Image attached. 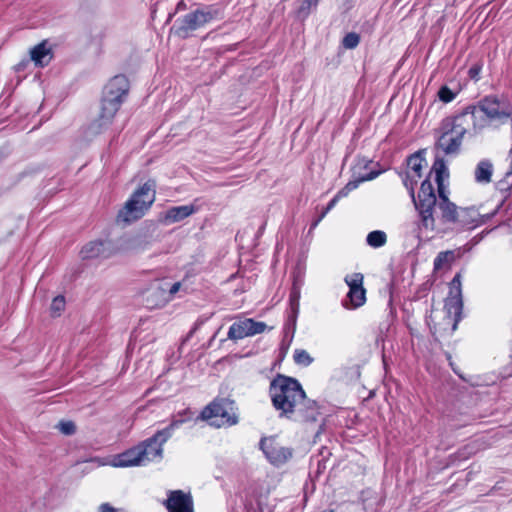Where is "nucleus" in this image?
<instances>
[{
  "mask_svg": "<svg viewBox=\"0 0 512 512\" xmlns=\"http://www.w3.org/2000/svg\"><path fill=\"white\" fill-rule=\"evenodd\" d=\"M128 87V81L123 75H117L107 83L103 91L100 114L85 130V137L88 140L93 139L110 127L115 114L124 101Z\"/></svg>",
  "mask_w": 512,
  "mask_h": 512,
  "instance_id": "f257e3e1",
  "label": "nucleus"
},
{
  "mask_svg": "<svg viewBox=\"0 0 512 512\" xmlns=\"http://www.w3.org/2000/svg\"><path fill=\"white\" fill-rule=\"evenodd\" d=\"M273 406L280 411V416L292 418L297 407L306 396L300 383L293 378L278 375L270 384Z\"/></svg>",
  "mask_w": 512,
  "mask_h": 512,
  "instance_id": "f03ea898",
  "label": "nucleus"
},
{
  "mask_svg": "<svg viewBox=\"0 0 512 512\" xmlns=\"http://www.w3.org/2000/svg\"><path fill=\"white\" fill-rule=\"evenodd\" d=\"M223 18L224 11L220 5H202L176 19L171 30L178 37L185 39L190 37L194 31Z\"/></svg>",
  "mask_w": 512,
  "mask_h": 512,
  "instance_id": "7ed1b4c3",
  "label": "nucleus"
},
{
  "mask_svg": "<svg viewBox=\"0 0 512 512\" xmlns=\"http://www.w3.org/2000/svg\"><path fill=\"white\" fill-rule=\"evenodd\" d=\"M154 180H148L137 189L117 215L118 222L131 223L140 219L155 201Z\"/></svg>",
  "mask_w": 512,
  "mask_h": 512,
  "instance_id": "20e7f679",
  "label": "nucleus"
},
{
  "mask_svg": "<svg viewBox=\"0 0 512 512\" xmlns=\"http://www.w3.org/2000/svg\"><path fill=\"white\" fill-rule=\"evenodd\" d=\"M442 121L450 131H454V133L462 138L467 133L475 136L486 127V118L482 114L477 113V107L473 105L465 107L458 114L446 117Z\"/></svg>",
  "mask_w": 512,
  "mask_h": 512,
  "instance_id": "39448f33",
  "label": "nucleus"
},
{
  "mask_svg": "<svg viewBox=\"0 0 512 512\" xmlns=\"http://www.w3.org/2000/svg\"><path fill=\"white\" fill-rule=\"evenodd\" d=\"M415 209L419 216V229L426 231H433L435 229V216L434 212L438 208L437 197L431 182L426 179L421 183L418 196L413 200Z\"/></svg>",
  "mask_w": 512,
  "mask_h": 512,
  "instance_id": "423d86ee",
  "label": "nucleus"
},
{
  "mask_svg": "<svg viewBox=\"0 0 512 512\" xmlns=\"http://www.w3.org/2000/svg\"><path fill=\"white\" fill-rule=\"evenodd\" d=\"M201 418L210 420V424L216 427L233 426L239 421L238 408L233 400L222 398L206 406Z\"/></svg>",
  "mask_w": 512,
  "mask_h": 512,
  "instance_id": "0eeeda50",
  "label": "nucleus"
},
{
  "mask_svg": "<svg viewBox=\"0 0 512 512\" xmlns=\"http://www.w3.org/2000/svg\"><path fill=\"white\" fill-rule=\"evenodd\" d=\"M473 106L477 107V113L486 118V126L489 122L505 124L508 119H512V105L509 101L497 95H487Z\"/></svg>",
  "mask_w": 512,
  "mask_h": 512,
  "instance_id": "6e6552de",
  "label": "nucleus"
},
{
  "mask_svg": "<svg viewBox=\"0 0 512 512\" xmlns=\"http://www.w3.org/2000/svg\"><path fill=\"white\" fill-rule=\"evenodd\" d=\"M184 422H186L184 418H174L167 427L158 430L153 436L140 443L141 449L145 450L144 459L146 463L162 458L163 445Z\"/></svg>",
  "mask_w": 512,
  "mask_h": 512,
  "instance_id": "1a4fd4ad",
  "label": "nucleus"
},
{
  "mask_svg": "<svg viewBox=\"0 0 512 512\" xmlns=\"http://www.w3.org/2000/svg\"><path fill=\"white\" fill-rule=\"evenodd\" d=\"M260 449L263 451L268 461L275 466L285 464L293 455L291 448L283 446L274 437L262 438L260 441Z\"/></svg>",
  "mask_w": 512,
  "mask_h": 512,
  "instance_id": "9d476101",
  "label": "nucleus"
},
{
  "mask_svg": "<svg viewBox=\"0 0 512 512\" xmlns=\"http://www.w3.org/2000/svg\"><path fill=\"white\" fill-rule=\"evenodd\" d=\"M380 174V171H370L369 173H366L364 175H359L356 179L349 181L341 190L337 192V194L329 201L326 208L322 211L320 216L312 223L311 229H314L320 221L326 216V214L332 210L337 202L346 196L348 194L355 190L360 183L365 181H370L375 179Z\"/></svg>",
  "mask_w": 512,
  "mask_h": 512,
  "instance_id": "9b49d317",
  "label": "nucleus"
},
{
  "mask_svg": "<svg viewBox=\"0 0 512 512\" xmlns=\"http://www.w3.org/2000/svg\"><path fill=\"white\" fill-rule=\"evenodd\" d=\"M266 328L267 325L264 322L246 318L233 323L229 328L227 337L231 340H240L245 337L263 333Z\"/></svg>",
  "mask_w": 512,
  "mask_h": 512,
  "instance_id": "f8f14e48",
  "label": "nucleus"
},
{
  "mask_svg": "<svg viewBox=\"0 0 512 512\" xmlns=\"http://www.w3.org/2000/svg\"><path fill=\"white\" fill-rule=\"evenodd\" d=\"M463 307L461 274L457 273L450 282L449 296L445 308L449 314L455 315L453 329L456 328Z\"/></svg>",
  "mask_w": 512,
  "mask_h": 512,
  "instance_id": "ddd939ff",
  "label": "nucleus"
},
{
  "mask_svg": "<svg viewBox=\"0 0 512 512\" xmlns=\"http://www.w3.org/2000/svg\"><path fill=\"white\" fill-rule=\"evenodd\" d=\"M463 138L460 135L450 131L442 121L439 127V135L436 142V148L441 150L444 155L458 154Z\"/></svg>",
  "mask_w": 512,
  "mask_h": 512,
  "instance_id": "4468645a",
  "label": "nucleus"
},
{
  "mask_svg": "<svg viewBox=\"0 0 512 512\" xmlns=\"http://www.w3.org/2000/svg\"><path fill=\"white\" fill-rule=\"evenodd\" d=\"M164 505L169 512H194L191 494L182 490L169 491Z\"/></svg>",
  "mask_w": 512,
  "mask_h": 512,
  "instance_id": "2eb2a0df",
  "label": "nucleus"
},
{
  "mask_svg": "<svg viewBox=\"0 0 512 512\" xmlns=\"http://www.w3.org/2000/svg\"><path fill=\"white\" fill-rule=\"evenodd\" d=\"M345 282L349 286L347 297L352 306L354 308L362 306L366 300L365 289L363 288V275L361 273L347 275Z\"/></svg>",
  "mask_w": 512,
  "mask_h": 512,
  "instance_id": "dca6fc26",
  "label": "nucleus"
},
{
  "mask_svg": "<svg viewBox=\"0 0 512 512\" xmlns=\"http://www.w3.org/2000/svg\"><path fill=\"white\" fill-rule=\"evenodd\" d=\"M167 290L155 282L143 292V303L148 309L159 308L168 301Z\"/></svg>",
  "mask_w": 512,
  "mask_h": 512,
  "instance_id": "f3484780",
  "label": "nucleus"
},
{
  "mask_svg": "<svg viewBox=\"0 0 512 512\" xmlns=\"http://www.w3.org/2000/svg\"><path fill=\"white\" fill-rule=\"evenodd\" d=\"M112 254L111 244L107 241L96 240L87 243L80 251L83 260L108 258Z\"/></svg>",
  "mask_w": 512,
  "mask_h": 512,
  "instance_id": "a211bd4d",
  "label": "nucleus"
},
{
  "mask_svg": "<svg viewBox=\"0 0 512 512\" xmlns=\"http://www.w3.org/2000/svg\"><path fill=\"white\" fill-rule=\"evenodd\" d=\"M144 449H141L140 444L128 449L122 454L118 455L114 461L113 466L115 467H132V466H141L145 465L146 461L144 459Z\"/></svg>",
  "mask_w": 512,
  "mask_h": 512,
  "instance_id": "6ab92c4d",
  "label": "nucleus"
},
{
  "mask_svg": "<svg viewBox=\"0 0 512 512\" xmlns=\"http://www.w3.org/2000/svg\"><path fill=\"white\" fill-rule=\"evenodd\" d=\"M319 414L316 402L307 399L305 396L304 400L301 401L300 405L297 407L295 413H293L291 419L294 421L315 422Z\"/></svg>",
  "mask_w": 512,
  "mask_h": 512,
  "instance_id": "aec40b11",
  "label": "nucleus"
},
{
  "mask_svg": "<svg viewBox=\"0 0 512 512\" xmlns=\"http://www.w3.org/2000/svg\"><path fill=\"white\" fill-rule=\"evenodd\" d=\"M198 208L193 205H182V206H174L169 208L164 215V221L166 224H173L184 220L185 218L191 216L195 212H197Z\"/></svg>",
  "mask_w": 512,
  "mask_h": 512,
  "instance_id": "412c9836",
  "label": "nucleus"
},
{
  "mask_svg": "<svg viewBox=\"0 0 512 512\" xmlns=\"http://www.w3.org/2000/svg\"><path fill=\"white\" fill-rule=\"evenodd\" d=\"M457 224L466 229H473L483 223L480 213L475 208H460Z\"/></svg>",
  "mask_w": 512,
  "mask_h": 512,
  "instance_id": "4be33fe9",
  "label": "nucleus"
},
{
  "mask_svg": "<svg viewBox=\"0 0 512 512\" xmlns=\"http://www.w3.org/2000/svg\"><path fill=\"white\" fill-rule=\"evenodd\" d=\"M51 48L47 46V41H42L30 50V58L38 67L47 66L52 60Z\"/></svg>",
  "mask_w": 512,
  "mask_h": 512,
  "instance_id": "5701e85b",
  "label": "nucleus"
},
{
  "mask_svg": "<svg viewBox=\"0 0 512 512\" xmlns=\"http://www.w3.org/2000/svg\"><path fill=\"white\" fill-rule=\"evenodd\" d=\"M438 209L441 214V220L444 223H456L459 214L458 207L449 199L438 201Z\"/></svg>",
  "mask_w": 512,
  "mask_h": 512,
  "instance_id": "b1692460",
  "label": "nucleus"
},
{
  "mask_svg": "<svg viewBox=\"0 0 512 512\" xmlns=\"http://www.w3.org/2000/svg\"><path fill=\"white\" fill-rule=\"evenodd\" d=\"M493 174V165L489 160H481L474 171L475 181L479 184H488L491 182Z\"/></svg>",
  "mask_w": 512,
  "mask_h": 512,
  "instance_id": "393cba45",
  "label": "nucleus"
},
{
  "mask_svg": "<svg viewBox=\"0 0 512 512\" xmlns=\"http://www.w3.org/2000/svg\"><path fill=\"white\" fill-rule=\"evenodd\" d=\"M424 164H426V160L422 156L421 152H416L408 157L407 159V173H411L413 175L414 182H417L418 179L422 177V169Z\"/></svg>",
  "mask_w": 512,
  "mask_h": 512,
  "instance_id": "a878e982",
  "label": "nucleus"
},
{
  "mask_svg": "<svg viewBox=\"0 0 512 512\" xmlns=\"http://www.w3.org/2000/svg\"><path fill=\"white\" fill-rule=\"evenodd\" d=\"M433 168L435 171V180L438 186L439 199H437V201L449 199L447 195V189L443 183V174L447 172L446 166L444 165L443 161H436Z\"/></svg>",
  "mask_w": 512,
  "mask_h": 512,
  "instance_id": "bb28decb",
  "label": "nucleus"
},
{
  "mask_svg": "<svg viewBox=\"0 0 512 512\" xmlns=\"http://www.w3.org/2000/svg\"><path fill=\"white\" fill-rule=\"evenodd\" d=\"M366 242L370 247L380 248L387 242V235L384 231L374 230L366 237Z\"/></svg>",
  "mask_w": 512,
  "mask_h": 512,
  "instance_id": "cd10ccee",
  "label": "nucleus"
},
{
  "mask_svg": "<svg viewBox=\"0 0 512 512\" xmlns=\"http://www.w3.org/2000/svg\"><path fill=\"white\" fill-rule=\"evenodd\" d=\"M317 2L318 0H303L297 10L298 17L303 19L306 18L309 15L311 9L316 7Z\"/></svg>",
  "mask_w": 512,
  "mask_h": 512,
  "instance_id": "c85d7f7f",
  "label": "nucleus"
},
{
  "mask_svg": "<svg viewBox=\"0 0 512 512\" xmlns=\"http://www.w3.org/2000/svg\"><path fill=\"white\" fill-rule=\"evenodd\" d=\"M294 361L303 366H309L313 362V358L306 350H295Z\"/></svg>",
  "mask_w": 512,
  "mask_h": 512,
  "instance_id": "c756f323",
  "label": "nucleus"
},
{
  "mask_svg": "<svg viewBox=\"0 0 512 512\" xmlns=\"http://www.w3.org/2000/svg\"><path fill=\"white\" fill-rule=\"evenodd\" d=\"M360 42V36L355 32H350L346 34L342 40V45L346 49H354L358 46Z\"/></svg>",
  "mask_w": 512,
  "mask_h": 512,
  "instance_id": "7c9ffc66",
  "label": "nucleus"
},
{
  "mask_svg": "<svg viewBox=\"0 0 512 512\" xmlns=\"http://www.w3.org/2000/svg\"><path fill=\"white\" fill-rule=\"evenodd\" d=\"M456 96L457 92L452 91L448 86H442L438 91V97L444 103L453 101Z\"/></svg>",
  "mask_w": 512,
  "mask_h": 512,
  "instance_id": "2f4dec72",
  "label": "nucleus"
},
{
  "mask_svg": "<svg viewBox=\"0 0 512 512\" xmlns=\"http://www.w3.org/2000/svg\"><path fill=\"white\" fill-rule=\"evenodd\" d=\"M64 435H73L76 432V425L73 421H60L56 426Z\"/></svg>",
  "mask_w": 512,
  "mask_h": 512,
  "instance_id": "473e14b6",
  "label": "nucleus"
},
{
  "mask_svg": "<svg viewBox=\"0 0 512 512\" xmlns=\"http://www.w3.org/2000/svg\"><path fill=\"white\" fill-rule=\"evenodd\" d=\"M299 298H300L299 288H297L296 284H294L293 289L290 293V303H291V307H292L295 317L297 316L298 311H299Z\"/></svg>",
  "mask_w": 512,
  "mask_h": 512,
  "instance_id": "72a5a7b5",
  "label": "nucleus"
},
{
  "mask_svg": "<svg viewBox=\"0 0 512 512\" xmlns=\"http://www.w3.org/2000/svg\"><path fill=\"white\" fill-rule=\"evenodd\" d=\"M65 308V299L63 296H56L51 303V312L53 315H59Z\"/></svg>",
  "mask_w": 512,
  "mask_h": 512,
  "instance_id": "f704fd0d",
  "label": "nucleus"
},
{
  "mask_svg": "<svg viewBox=\"0 0 512 512\" xmlns=\"http://www.w3.org/2000/svg\"><path fill=\"white\" fill-rule=\"evenodd\" d=\"M403 184L407 188L412 200L416 198L414 187L417 184V182H414L413 175L411 173H406L405 177L403 178Z\"/></svg>",
  "mask_w": 512,
  "mask_h": 512,
  "instance_id": "c9c22d12",
  "label": "nucleus"
},
{
  "mask_svg": "<svg viewBox=\"0 0 512 512\" xmlns=\"http://www.w3.org/2000/svg\"><path fill=\"white\" fill-rule=\"evenodd\" d=\"M180 287H181L180 282H176V283L172 284L169 291L167 292L168 298L175 295L179 291Z\"/></svg>",
  "mask_w": 512,
  "mask_h": 512,
  "instance_id": "e433bc0d",
  "label": "nucleus"
},
{
  "mask_svg": "<svg viewBox=\"0 0 512 512\" xmlns=\"http://www.w3.org/2000/svg\"><path fill=\"white\" fill-rule=\"evenodd\" d=\"M99 512H117L109 503H103L99 506Z\"/></svg>",
  "mask_w": 512,
  "mask_h": 512,
  "instance_id": "4c0bfd02",
  "label": "nucleus"
},
{
  "mask_svg": "<svg viewBox=\"0 0 512 512\" xmlns=\"http://www.w3.org/2000/svg\"><path fill=\"white\" fill-rule=\"evenodd\" d=\"M479 71H480L479 67H476V66L471 67L470 70H469L470 77L471 78H476V76L478 75Z\"/></svg>",
  "mask_w": 512,
  "mask_h": 512,
  "instance_id": "58836bf2",
  "label": "nucleus"
},
{
  "mask_svg": "<svg viewBox=\"0 0 512 512\" xmlns=\"http://www.w3.org/2000/svg\"><path fill=\"white\" fill-rule=\"evenodd\" d=\"M443 255H444L443 253H440V254L435 258V260H434V266H435V268H438V267L440 266V264H441V262H442V256H443Z\"/></svg>",
  "mask_w": 512,
  "mask_h": 512,
  "instance_id": "ea45409f",
  "label": "nucleus"
},
{
  "mask_svg": "<svg viewBox=\"0 0 512 512\" xmlns=\"http://www.w3.org/2000/svg\"><path fill=\"white\" fill-rule=\"evenodd\" d=\"M27 64H28V61H23V62L19 63V64L17 65V67H16V70H17V71H21L22 69H24V68H25V66H26Z\"/></svg>",
  "mask_w": 512,
  "mask_h": 512,
  "instance_id": "a19ab883",
  "label": "nucleus"
}]
</instances>
